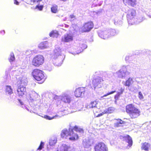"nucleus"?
Returning <instances> with one entry per match:
<instances>
[{
    "mask_svg": "<svg viewBox=\"0 0 151 151\" xmlns=\"http://www.w3.org/2000/svg\"><path fill=\"white\" fill-rule=\"evenodd\" d=\"M94 151H108V147L103 142H99L96 144L94 147Z\"/></svg>",
    "mask_w": 151,
    "mask_h": 151,
    "instance_id": "1a4fd4ad",
    "label": "nucleus"
},
{
    "mask_svg": "<svg viewBox=\"0 0 151 151\" xmlns=\"http://www.w3.org/2000/svg\"><path fill=\"white\" fill-rule=\"evenodd\" d=\"M48 47V43L47 41L41 42L40 43L38 46V48L40 49H45Z\"/></svg>",
    "mask_w": 151,
    "mask_h": 151,
    "instance_id": "a211bd4d",
    "label": "nucleus"
},
{
    "mask_svg": "<svg viewBox=\"0 0 151 151\" xmlns=\"http://www.w3.org/2000/svg\"><path fill=\"white\" fill-rule=\"evenodd\" d=\"M104 114H106L105 113L104 111H103V112L102 113H101L100 114H98V115L96 116V117H99L100 116H102V115H104Z\"/></svg>",
    "mask_w": 151,
    "mask_h": 151,
    "instance_id": "4c0bfd02",
    "label": "nucleus"
},
{
    "mask_svg": "<svg viewBox=\"0 0 151 151\" xmlns=\"http://www.w3.org/2000/svg\"><path fill=\"white\" fill-rule=\"evenodd\" d=\"M142 146L141 147V149L142 150H144L145 151H148L150 149V144L146 142H145L142 143Z\"/></svg>",
    "mask_w": 151,
    "mask_h": 151,
    "instance_id": "f3484780",
    "label": "nucleus"
},
{
    "mask_svg": "<svg viewBox=\"0 0 151 151\" xmlns=\"http://www.w3.org/2000/svg\"><path fill=\"white\" fill-rule=\"evenodd\" d=\"M123 2L125 5L130 6L134 7L137 4V0H123Z\"/></svg>",
    "mask_w": 151,
    "mask_h": 151,
    "instance_id": "2eb2a0df",
    "label": "nucleus"
},
{
    "mask_svg": "<svg viewBox=\"0 0 151 151\" xmlns=\"http://www.w3.org/2000/svg\"><path fill=\"white\" fill-rule=\"evenodd\" d=\"M43 8V5L39 6V5H37L35 6V8L38 9L40 11L42 10Z\"/></svg>",
    "mask_w": 151,
    "mask_h": 151,
    "instance_id": "72a5a7b5",
    "label": "nucleus"
},
{
    "mask_svg": "<svg viewBox=\"0 0 151 151\" xmlns=\"http://www.w3.org/2000/svg\"><path fill=\"white\" fill-rule=\"evenodd\" d=\"M51 11L52 13H56L58 12V6L55 4L52 5L51 8Z\"/></svg>",
    "mask_w": 151,
    "mask_h": 151,
    "instance_id": "a878e982",
    "label": "nucleus"
},
{
    "mask_svg": "<svg viewBox=\"0 0 151 151\" xmlns=\"http://www.w3.org/2000/svg\"><path fill=\"white\" fill-rule=\"evenodd\" d=\"M94 24L92 22L89 21L85 23L81 28L82 33L87 32L90 31L93 28Z\"/></svg>",
    "mask_w": 151,
    "mask_h": 151,
    "instance_id": "6e6552de",
    "label": "nucleus"
},
{
    "mask_svg": "<svg viewBox=\"0 0 151 151\" xmlns=\"http://www.w3.org/2000/svg\"><path fill=\"white\" fill-rule=\"evenodd\" d=\"M32 75L34 79L41 84L44 83L46 78L44 72L38 69H34L32 73Z\"/></svg>",
    "mask_w": 151,
    "mask_h": 151,
    "instance_id": "f03ea898",
    "label": "nucleus"
},
{
    "mask_svg": "<svg viewBox=\"0 0 151 151\" xmlns=\"http://www.w3.org/2000/svg\"><path fill=\"white\" fill-rule=\"evenodd\" d=\"M73 36L70 34H66L62 38L61 41L62 42H68L73 40Z\"/></svg>",
    "mask_w": 151,
    "mask_h": 151,
    "instance_id": "ddd939ff",
    "label": "nucleus"
},
{
    "mask_svg": "<svg viewBox=\"0 0 151 151\" xmlns=\"http://www.w3.org/2000/svg\"><path fill=\"white\" fill-rule=\"evenodd\" d=\"M125 111L132 119L137 118L141 114L140 109L135 107L132 104H127L126 106Z\"/></svg>",
    "mask_w": 151,
    "mask_h": 151,
    "instance_id": "f257e3e1",
    "label": "nucleus"
},
{
    "mask_svg": "<svg viewBox=\"0 0 151 151\" xmlns=\"http://www.w3.org/2000/svg\"><path fill=\"white\" fill-rule=\"evenodd\" d=\"M18 101L21 105H23V102L22 101H21L20 99H18Z\"/></svg>",
    "mask_w": 151,
    "mask_h": 151,
    "instance_id": "37998d69",
    "label": "nucleus"
},
{
    "mask_svg": "<svg viewBox=\"0 0 151 151\" xmlns=\"http://www.w3.org/2000/svg\"><path fill=\"white\" fill-rule=\"evenodd\" d=\"M44 62V58L43 55H38L34 57L31 61L32 65L35 67H39Z\"/></svg>",
    "mask_w": 151,
    "mask_h": 151,
    "instance_id": "7ed1b4c3",
    "label": "nucleus"
},
{
    "mask_svg": "<svg viewBox=\"0 0 151 151\" xmlns=\"http://www.w3.org/2000/svg\"><path fill=\"white\" fill-rule=\"evenodd\" d=\"M27 82L24 80L20 81L17 89V93L19 96H22L26 93V86L27 85Z\"/></svg>",
    "mask_w": 151,
    "mask_h": 151,
    "instance_id": "39448f33",
    "label": "nucleus"
},
{
    "mask_svg": "<svg viewBox=\"0 0 151 151\" xmlns=\"http://www.w3.org/2000/svg\"><path fill=\"white\" fill-rule=\"evenodd\" d=\"M42 0H27V3L29 4H33L34 3L40 1Z\"/></svg>",
    "mask_w": 151,
    "mask_h": 151,
    "instance_id": "c85d7f7f",
    "label": "nucleus"
},
{
    "mask_svg": "<svg viewBox=\"0 0 151 151\" xmlns=\"http://www.w3.org/2000/svg\"><path fill=\"white\" fill-rule=\"evenodd\" d=\"M44 144L42 142H41L40 144V145H39V147L37 148L38 150H40L42 149V148L43 147Z\"/></svg>",
    "mask_w": 151,
    "mask_h": 151,
    "instance_id": "c9c22d12",
    "label": "nucleus"
},
{
    "mask_svg": "<svg viewBox=\"0 0 151 151\" xmlns=\"http://www.w3.org/2000/svg\"><path fill=\"white\" fill-rule=\"evenodd\" d=\"M136 15V11L134 9H132L127 14V17L129 24L133 25L136 22L135 19Z\"/></svg>",
    "mask_w": 151,
    "mask_h": 151,
    "instance_id": "0eeeda50",
    "label": "nucleus"
},
{
    "mask_svg": "<svg viewBox=\"0 0 151 151\" xmlns=\"http://www.w3.org/2000/svg\"><path fill=\"white\" fill-rule=\"evenodd\" d=\"M70 18L71 19H75V16L73 14L70 15Z\"/></svg>",
    "mask_w": 151,
    "mask_h": 151,
    "instance_id": "ea45409f",
    "label": "nucleus"
},
{
    "mask_svg": "<svg viewBox=\"0 0 151 151\" xmlns=\"http://www.w3.org/2000/svg\"><path fill=\"white\" fill-rule=\"evenodd\" d=\"M105 114H110L113 112L114 109L112 107H109L104 110Z\"/></svg>",
    "mask_w": 151,
    "mask_h": 151,
    "instance_id": "bb28decb",
    "label": "nucleus"
},
{
    "mask_svg": "<svg viewBox=\"0 0 151 151\" xmlns=\"http://www.w3.org/2000/svg\"><path fill=\"white\" fill-rule=\"evenodd\" d=\"M61 100L65 103H69L71 101L70 97L67 95L62 96Z\"/></svg>",
    "mask_w": 151,
    "mask_h": 151,
    "instance_id": "6ab92c4d",
    "label": "nucleus"
},
{
    "mask_svg": "<svg viewBox=\"0 0 151 151\" xmlns=\"http://www.w3.org/2000/svg\"><path fill=\"white\" fill-rule=\"evenodd\" d=\"M116 91L115 90H114V91H111L110 92H108L107 94L104 95L103 96V97H106V96H107L108 95H110V94H112L115 93L116 92Z\"/></svg>",
    "mask_w": 151,
    "mask_h": 151,
    "instance_id": "f704fd0d",
    "label": "nucleus"
},
{
    "mask_svg": "<svg viewBox=\"0 0 151 151\" xmlns=\"http://www.w3.org/2000/svg\"><path fill=\"white\" fill-rule=\"evenodd\" d=\"M148 16L150 17H151V9L149 10V12H148Z\"/></svg>",
    "mask_w": 151,
    "mask_h": 151,
    "instance_id": "79ce46f5",
    "label": "nucleus"
},
{
    "mask_svg": "<svg viewBox=\"0 0 151 151\" xmlns=\"http://www.w3.org/2000/svg\"><path fill=\"white\" fill-rule=\"evenodd\" d=\"M69 136H70V137L69 138V139L71 141H75L78 139L79 138L78 135L77 134L74 133L72 130L70 129Z\"/></svg>",
    "mask_w": 151,
    "mask_h": 151,
    "instance_id": "4468645a",
    "label": "nucleus"
},
{
    "mask_svg": "<svg viewBox=\"0 0 151 151\" xmlns=\"http://www.w3.org/2000/svg\"><path fill=\"white\" fill-rule=\"evenodd\" d=\"M107 34V32L106 31H101L99 32V35L101 38L105 39L108 37Z\"/></svg>",
    "mask_w": 151,
    "mask_h": 151,
    "instance_id": "412c9836",
    "label": "nucleus"
},
{
    "mask_svg": "<svg viewBox=\"0 0 151 151\" xmlns=\"http://www.w3.org/2000/svg\"><path fill=\"white\" fill-rule=\"evenodd\" d=\"M98 101H97V100L92 101L87 106V108L88 109H91L95 107H96Z\"/></svg>",
    "mask_w": 151,
    "mask_h": 151,
    "instance_id": "aec40b11",
    "label": "nucleus"
},
{
    "mask_svg": "<svg viewBox=\"0 0 151 151\" xmlns=\"http://www.w3.org/2000/svg\"><path fill=\"white\" fill-rule=\"evenodd\" d=\"M86 91L85 88L81 87L78 88L75 91V95L76 97H81L84 95Z\"/></svg>",
    "mask_w": 151,
    "mask_h": 151,
    "instance_id": "9d476101",
    "label": "nucleus"
},
{
    "mask_svg": "<svg viewBox=\"0 0 151 151\" xmlns=\"http://www.w3.org/2000/svg\"><path fill=\"white\" fill-rule=\"evenodd\" d=\"M14 3L17 5H18L19 4V2L17 0H14Z\"/></svg>",
    "mask_w": 151,
    "mask_h": 151,
    "instance_id": "a19ab883",
    "label": "nucleus"
},
{
    "mask_svg": "<svg viewBox=\"0 0 151 151\" xmlns=\"http://www.w3.org/2000/svg\"><path fill=\"white\" fill-rule=\"evenodd\" d=\"M5 32L4 30H1L0 31V35H4Z\"/></svg>",
    "mask_w": 151,
    "mask_h": 151,
    "instance_id": "58836bf2",
    "label": "nucleus"
},
{
    "mask_svg": "<svg viewBox=\"0 0 151 151\" xmlns=\"http://www.w3.org/2000/svg\"><path fill=\"white\" fill-rule=\"evenodd\" d=\"M136 15V11L134 9H132L127 14V17L129 24L133 25L136 22L135 19Z\"/></svg>",
    "mask_w": 151,
    "mask_h": 151,
    "instance_id": "423d86ee",
    "label": "nucleus"
},
{
    "mask_svg": "<svg viewBox=\"0 0 151 151\" xmlns=\"http://www.w3.org/2000/svg\"><path fill=\"white\" fill-rule=\"evenodd\" d=\"M59 35L58 32L56 31H52L49 34V36L53 37H57Z\"/></svg>",
    "mask_w": 151,
    "mask_h": 151,
    "instance_id": "393cba45",
    "label": "nucleus"
},
{
    "mask_svg": "<svg viewBox=\"0 0 151 151\" xmlns=\"http://www.w3.org/2000/svg\"><path fill=\"white\" fill-rule=\"evenodd\" d=\"M120 138L123 141H125L128 143V146L131 147L132 145L133 142L131 137L128 135L126 136H121Z\"/></svg>",
    "mask_w": 151,
    "mask_h": 151,
    "instance_id": "9b49d317",
    "label": "nucleus"
},
{
    "mask_svg": "<svg viewBox=\"0 0 151 151\" xmlns=\"http://www.w3.org/2000/svg\"><path fill=\"white\" fill-rule=\"evenodd\" d=\"M57 142V140L56 139H51L49 142V144L50 146H52L54 145Z\"/></svg>",
    "mask_w": 151,
    "mask_h": 151,
    "instance_id": "2f4dec72",
    "label": "nucleus"
},
{
    "mask_svg": "<svg viewBox=\"0 0 151 151\" xmlns=\"http://www.w3.org/2000/svg\"><path fill=\"white\" fill-rule=\"evenodd\" d=\"M70 132V129L68 130L67 129H63L61 132L60 136L62 138H66L68 136H69V133Z\"/></svg>",
    "mask_w": 151,
    "mask_h": 151,
    "instance_id": "dca6fc26",
    "label": "nucleus"
},
{
    "mask_svg": "<svg viewBox=\"0 0 151 151\" xmlns=\"http://www.w3.org/2000/svg\"><path fill=\"white\" fill-rule=\"evenodd\" d=\"M82 144L85 147H88L93 145V142L91 139H83Z\"/></svg>",
    "mask_w": 151,
    "mask_h": 151,
    "instance_id": "f8f14e48",
    "label": "nucleus"
},
{
    "mask_svg": "<svg viewBox=\"0 0 151 151\" xmlns=\"http://www.w3.org/2000/svg\"><path fill=\"white\" fill-rule=\"evenodd\" d=\"M133 82L134 81L132 78L131 77H129L125 81L124 83V85L126 86L129 87Z\"/></svg>",
    "mask_w": 151,
    "mask_h": 151,
    "instance_id": "4be33fe9",
    "label": "nucleus"
},
{
    "mask_svg": "<svg viewBox=\"0 0 151 151\" xmlns=\"http://www.w3.org/2000/svg\"><path fill=\"white\" fill-rule=\"evenodd\" d=\"M6 89V91L9 94H11L13 93L12 89L11 87L9 86H7Z\"/></svg>",
    "mask_w": 151,
    "mask_h": 151,
    "instance_id": "cd10ccee",
    "label": "nucleus"
},
{
    "mask_svg": "<svg viewBox=\"0 0 151 151\" xmlns=\"http://www.w3.org/2000/svg\"><path fill=\"white\" fill-rule=\"evenodd\" d=\"M118 122L114 124L115 127H117L121 126V125L125 123V122L121 119H117Z\"/></svg>",
    "mask_w": 151,
    "mask_h": 151,
    "instance_id": "5701e85b",
    "label": "nucleus"
},
{
    "mask_svg": "<svg viewBox=\"0 0 151 151\" xmlns=\"http://www.w3.org/2000/svg\"><path fill=\"white\" fill-rule=\"evenodd\" d=\"M138 97L140 99H142L143 98V96L141 92H139Z\"/></svg>",
    "mask_w": 151,
    "mask_h": 151,
    "instance_id": "e433bc0d",
    "label": "nucleus"
},
{
    "mask_svg": "<svg viewBox=\"0 0 151 151\" xmlns=\"http://www.w3.org/2000/svg\"><path fill=\"white\" fill-rule=\"evenodd\" d=\"M70 129V130H72L73 131V130H75L77 132H83V129L78 127L77 126H75L73 127V128Z\"/></svg>",
    "mask_w": 151,
    "mask_h": 151,
    "instance_id": "b1692460",
    "label": "nucleus"
},
{
    "mask_svg": "<svg viewBox=\"0 0 151 151\" xmlns=\"http://www.w3.org/2000/svg\"><path fill=\"white\" fill-rule=\"evenodd\" d=\"M15 58L13 53L11 54L10 58L9 59V61L10 62H12L15 60Z\"/></svg>",
    "mask_w": 151,
    "mask_h": 151,
    "instance_id": "7c9ffc66",
    "label": "nucleus"
},
{
    "mask_svg": "<svg viewBox=\"0 0 151 151\" xmlns=\"http://www.w3.org/2000/svg\"><path fill=\"white\" fill-rule=\"evenodd\" d=\"M103 79L100 77L93 78L92 82L90 83L89 86L90 88L92 89H95L96 88L101 87L103 85Z\"/></svg>",
    "mask_w": 151,
    "mask_h": 151,
    "instance_id": "20e7f679",
    "label": "nucleus"
},
{
    "mask_svg": "<svg viewBox=\"0 0 151 151\" xmlns=\"http://www.w3.org/2000/svg\"><path fill=\"white\" fill-rule=\"evenodd\" d=\"M63 151H70L71 150L70 147L66 145H63Z\"/></svg>",
    "mask_w": 151,
    "mask_h": 151,
    "instance_id": "c756f323",
    "label": "nucleus"
},
{
    "mask_svg": "<svg viewBox=\"0 0 151 151\" xmlns=\"http://www.w3.org/2000/svg\"><path fill=\"white\" fill-rule=\"evenodd\" d=\"M44 118L50 120L54 118V116L50 117L49 116L45 115L44 116Z\"/></svg>",
    "mask_w": 151,
    "mask_h": 151,
    "instance_id": "473e14b6",
    "label": "nucleus"
}]
</instances>
